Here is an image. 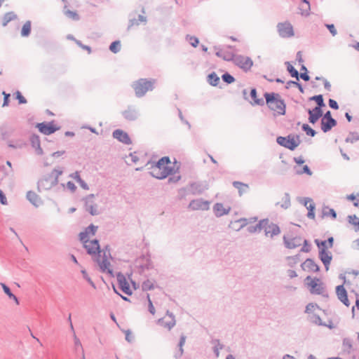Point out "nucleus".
<instances>
[{"mask_svg":"<svg viewBox=\"0 0 359 359\" xmlns=\"http://www.w3.org/2000/svg\"><path fill=\"white\" fill-rule=\"evenodd\" d=\"M170 160L168 156H163L160 158L156 163L148 162L146 166L150 165L148 169H150V174L152 177L163 180L166 178L168 175H172L178 172L179 166L175 165L171 166Z\"/></svg>","mask_w":359,"mask_h":359,"instance_id":"nucleus-1","label":"nucleus"},{"mask_svg":"<svg viewBox=\"0 0 359 359\" xmlns=\"http://www.w3.org/2000/svg\"><path fill=\"white\" fill-rule=\"evenodd\" d=\"M264 97L266 102L271 110L277 112L279 115H284L285 114L286 104L279 94L266 93Z\"/></svg>","mask_w":359,"mask_h":359,"instance_id":"nucleus-2","label":"nucleus"},{"mask_svg":"<svg viewBox=\"0 0 359 359\" xmlns=\"http://www.w3.org/2000/svg\"><path fill=\"white\" fill-rule=\"evenodd\" d=\"M207 189H208V184L206 181L193 182L180 189L179 194L182 198H184L189 194L200 195Z\"/></svg>","mask_w":359,"mask_h":359,"instance_id":"nucleus-3","label":"nucleus"},{"mask_svg":"<svg viewBox=\"0 0 359 359\" xmlns=\"http://www.w3.org/2000/svg\"><path fill=\"white\" fill-rule=\"evenodd\" d=\"M156 79H140L133 82L132 87L133 88L135 95L137 97H143L148 91H151L154 88Z\"/></svg>","mask_w":359,"mask_h":359,"instance_id":"nucleus-4","label":"nucleus"},{"mask_svg":"<svg viewBox=\"0 0 359 359\" xmlns=\"http://www.w3.org/2000/svg\"><path fill=\"white\" fill-rule=\"evenodd\" d=\"M276 142L280 146H283L290 150H294L301 143L300 137L299 135L287 137L279 136L276 139Z\"/></svg>","mask_w":359,"mask_h":359,"instance_id":"nucleus-5","label":"nucleus"},{"mask_svg":"<svg viewBox=\"0 0 359 359\" xmlns=\"http://www.w3.org/2000/svg\"><path fill=\"white\" fill-rule=\"evenodd\" d=\"M305 280L311 294L323 295L325 292L324 285L319 278H312L311 276H307Z\"/></svg>","mask_w":359,"mask_h":359,"instance_id":"nucleus-6","label":"nucleus"},{"mask_svg":"<svg viewBox=\"0 0 359 359\" xmlns=\"http://www.w3.org/2000/svg\"><path fill=\"white\" fill-rule=\"evenodd\" d=\"M233 62L236 66L239 67L245 72L250 69L253 65V62L250 57L241 55H234Z\"/></svg>","mask_w":359,"mask_h":359,"instance_id":"nucleus-7","label":"nucleus"},{"mask_svg":"<svg viewBox=\"0 0 359 359\" xmlns=\"http://www.w3.org/2000/svg\"><path fill=\"white\" fill-rule=\"evenodd\" d=\"M277 29L279 35L283 38H288L294 36L293 27L290 22H285L278 23Z\"/></svg>","mask_w":359,"mask_h":359,"instance_id":"nucleus-8","label":"nucleus"},{"mask_svg":"<svg viewBox=\"0 0 359 359\" xmlns=\"http://www.w3.org/2000/svg\"><path fill=\"white\" fill-rule=\"evenodd\" d=\"M158 323L167 328L168 330H170L176 324L174 314L172 312L167 311L165 316L158 319Z\"/></svg>","mask_w":359,"mask_h":359,"instance_id":"nucleus-9","label":"nucleus"},{"mask_svg":"<svg viewBox=\"0 0 359 359\" xmlns=\"http://www.w3.org/2000/svg\"><path fill=\"white\" fill-rule=\"evenodd\" d=\"M83 246L86 249L88 254L91 255H96L97 254L99 257L100 256L101 251L98 240L94 239L85 242Z\"/></svg>","mask_w":359,"mask_h":359,"instance_id":"nucleus-10","label":"nucleus"},{"mask_svg":"<svg viewBox=\"0 0 359 359\" xmlns=\"http://www.w3.org/2000/svg\"><path fill=\"white\" fill-rule=\"evenodd\" d=\"M189 208L193 210H208L210 208V202L202 198L194 199L189 203Z\"/></svg>","mask_w":359,"mask_h":359,"instance_id":"nucleus-11","label":"nucleus"},{"mask_svg":"<svg viewBox=\"0 0 359 359\" xmlns=\"http://www.w3.org/2000/svg\"><path fill=\"white\" fill-rule=\"evenodd\" d=\"M263 230L264 231L265 236H270L271 238L278 236L280 233V227L277 224L270 222L268 219L267 223L264 224Z\"/></svg>","mask_w":359,"mask_h":359,"instance_id":"nucleus-12","label":"nucleus"},{"mask_svg":"<svg viewBox=\"0 0 359 359\" xmlns=\"http://www.w3.org/2000/svg\"><path fill=\"white\" fill-rule=\"evenodd\" d=\"M57 183V180L53 178V176L48 175L38 182V188L39 189L48 190L55 186Z\"/></svg>","mask_w":359,"mask_h":359,"instance_id":"nucleus-13","label":"nucleus"},{"mask_svg":"<svg viewBox=\"0 0 359 359\" xmlns=\"http://www.w3.org/2000/svg\"><path fill=\"white\" fill-rule=\"evenodd\" d=\"M122 115L125 119L133 121H135L139 116L138 109L134 106H128V108L122 111Z\"/></svg>","mask_w":359,"mask_h":359,"instance_id":"nucleus-14","label":"nucleus"},{"mask_svg":"<svg viewBox=\"0 0 359 359\" xmlns=\"http://www.w3.org/2000/svg\"><path fill=\"white\" fill-rule=\"evenodd\" d=\"M318 257L324 264L325 270L328 271L330 262L332 259L331 252L327 250L321 249V250H319Z\"/></svg>","mask_w":359,"mask_h":359,"instance_id":"nucleus-15","label":"nucleus"},{"mask_svg":"<svg viewBox=\"0 0 359 359\" xmlns=\"http://www.w3.org/2000/svg\"><path fill=\"white\" fill-rule=\"evenodd\" d=\"M112 136L125 144H130L132 143L128 134L121 129L115 130L112 133Z\"/></svg>","mask_w":359,"mask_h":359,"instance_id":"nucleus-16","label":"nucleus"},{"mask_svg":"<svg viewBox=\"0 0 359 359\" xmlns=\"http://www.w3.org/2000/svg\"><path fill=\"white\" fill-rule=\"evenodd\" d=\"M39 130L44 135H50L58 130V128L55 127L52 122L48 123H40L36 125Z\"/></svg>","mask_w":359,"mask_h":359,"instance_id":"nucleus-17","label":"nucleus"},{"mask_svg":"<svg viewBox=\"0 0 359 359\" xmlns=\"http://www.w3.org/2000/svg\"><path fill=\"white\" fill-rule=\"evenodd\" d=\"M283 241L287 248L294 249L302 245V239L299 236L288 238L287 236H284Z\"/></svg>","mask_w":359,"mask_h":359,"instance_id":"nucleus-18","label":"nucleus"},{"mask_svg":"<svg viewBox=\"0 0 359 359\" xmlns=\"http://www.w3.org/2000/svg\"><path fill=\"white\" fill-rule=\"evenodd\" d=\"M336 294L337 298L346 306H349L350 302L348 299V294L343 285L336 287Z\"/></svg>","mask_w":359,"mask_h":359,"instance_id":"nucleus-19","label":"nucleus"},{"mask_svg":"<svg viewBox=\"0 0 359 359\" xmlns=\"http://www.w3.org/2000/svg\"><path fill=\"white\" fill-rule=\"evenodd\" d=\"M117 280L118 282L120 289L126 294L131 295L132 290L130 288L129 284L127 282L126 277L119 273L117 275Z\"/></svg>","mask_w":359,"mask_h":359,"instance_id":"nucleus-20","label":"nucleus"},{"mask_svg":"<svg viewBox=\"0 0 359 359\" xmlns=\"http://www.w3.org/2000/svg\"><path fill=\"white\" fill-rule=\"evenodd\" d=\"M302 268L304 271L309 272H318L320 270L319 266L314 262L313 259L308 258L302 264Z\"/></svg>","mask_w":359,"mask_h":359,"instance_id":"nucleus-21","label":"nucleus"},{"mask_svg":"<svg viewBox=\"0 0 359 359\" xmlns=\"http://www.w3.org/2000/svg\"><path fill=\"white\" fill-rule=\"evenodd\" d=\"M309 121L314 124L323 116L322 109H318V107H314L313 109H308Z\"/></svg>","mask_w":359,"mask_h":359,"instance_id":"nucleus-22","label":"nucleus"},{"mask_svg":"<svg viewBox=\"0 0 359 359\" xmlns=\"http://www.w3.org/2000/svg\"><path fill=\"white\" fill-rule=\"evenodd\" d=\"M26 198L36 208L39 207L43 203L39 196L32 191H27Z\"/></svg>","mask_w":359,"mask_h":359,"instance_id":"nucleus-23","label":"nucleus"},{"mask_svg":"<svg viewBox=\"0 0 359 359\" xmlns=\"http://www.w3.org/2000/svg\"><path fill=\"white\" fill-rule=\"evenodd\" d=\"M231 210V208H224L222 203H217L213 206V211L217 217L228 215Z\"/></svg>","mask_w":359,"mask_h":359,"instance_id":"nucleus-24","label":"nucleus"},{"mask_svg":"<svg viewBox=\"0 0 359 359\" xmlns=\"http://www.w3.org/2000/svg\"><path fill=\"white\" fill-rule=\"evenodd\" d=\"M94 195L90 194L86 198V210L88 211L91 215H97L99 212L97 208V205L93 203V201H90L93 198Z\"/></svg>","mask_w":359,"mask_h":359,"instance_id":"nucleus-25","label":"nucleus"},{"mask_svg":"<svg viewBox=\"0 0 359 359\" xmlns=\"http://www.w3.org/2000/svg\"><path fill=\"white\" fill-rule=\"evenodd\" d=\"M337 122L334 118L329 120H321V130L324 133L330 131L333 127L337 126Z\"/></svg>","mask_w":359,"mask_h":359,"instance_id":"nucleus-26","label":"nucleus"},{"mask_svg":"<svg viewBox=\"0 0 359 359\" xmlns=\"http://www.w3.org/2000/svg\"><path fill=\"white\" fill-rule=\"evenodd\" d=\"M97 262H98L100 270L102 272L107 271V273H109L110 274L112 273V270H111L108 268V266L110 265V263L107 259L105 252H104V257L102 258V261H100V259H97Z\"/></svg>","mask_w":359,"mask_h":359,"instance_id":"nucleus-27","label":"nucleus"},{"mask_svg":"<svg viewBox=\"0 0 359 359\" xmlns=\"http://www.w3.org/2000/svg\"><path fill=\"white\" fill-rule=\"evenodd\" d=\"M267 223V219L260 220L256 225L250 226L247 230L249 233H253L257 231H260L264 229V224Z\"/></svg>","mask_w":359,"mask_h":359,"instance_id":"nucleus-28","label":"nucleus"},{"mask_svg":"<svg viewBox=\"0 0 359 359\" xmlns=\"http://www.w3.org/2000/svg\"><path fill=\"white\" fill-rule=\"evenodd\" d=\"M233 186L238 189L240 196H242L244 193L247 192L249 189V186L247 184L243 183L238 181H234Z\"/></svg>","mask_w":359,"mask_h":359,"instance_id":"nucleus-29","label":"nucleus"},{"mask_svg":"<svg viewBox=\"0 0 359 359\" xmlns=\"http://www.w3.org/2000/svg\"><path fill=\"white\" fill-rule=\"evenodd\" d=\"M30 141L32 146L36 149V153L39 155H41L43 154V150L40 146L39 137L37 135H32Z\"/></svg>","mask_w":359,"mask_h":359,"instance_id":"nucleus-30","label":"nucleus"},{"mask_svg":"<svg viewBox=\"0 0 359 359\" xmlns=\"http://www.w3.org/2000/svg\"><path fill=\"white\" fill-rule=\"evenodd\" d=\"M215 50H217L216 55L219 57L223 58V60L226 61H233V58L234 56V54L230 53H223L219 48L217 46L214 47Z\"/></svg>","mask_w":359,"mask_h":359,"instance_id":"nucleus-31","label":"nucleus"},{"mask_svg":"<svg viewBox=\"0 0 359 359\" xmlns=\"http://www.w3.org/2000/svg\"><path fill=\"white\" fill-rule=\"evenodd\" d=\"M283 203H280L279 202L276 203V205H280L283 209H287L291 205L290 201V196L288 193H285L284 196L282 198Z\"/></svg>","mask_w":359,"mask_h":359,"instance_id":"nucleus-32","label":"nucleus"},{"mask_svg":"<svg viewBox=\"0 0 359 359\" xmlns=\"http://www.w3.org/2000/svg\"><path fill=\"white\" fill-rule=\"evenodd\" d=\"M211 344L214 346L213 352L216 358H218L219 356V351L224 348V345L217 339H212Z\"/></svg>","mask_w":359,"mask_h":359,"instance_id":"nucleus-33","label":"nucleus"},{"mask_svg":"<svg viewBox=\"0 0 359 359\" xmlns=\"http://www.w3.org/2000/svg\"><path fill=\"white\" fill-rule=\"evenodd\" d=\"M250 97H251V98L253 100V102H250L251 103V104H252V105L257 104V105H260V106L264 105V102L263 99H262V98L259 99L257 97V90H256V88L251 89V90H250Z\"/></svg>","mask_w":359,"mask_h":359,"instance_id":"nucleus-34","label":"nucleus"},{"mask_svg":"<svg viewBox=\"0 0 359 359\" xmlns=\"http://www.w3.org/2000/svg\"><path fill=\"white\" fill-rule=\"evenodd\" d=\"M185 341H186V336L184 334H182L180 336V341L178 344L179 351L177 353H175V358H179L182 355V354L184 353L183 346L185 344Z\"/></svg>","mask_w":359,"mask_h":359,"instance_id":"nucleus-35","label":"nucleus"},{"mask_svg":"<svg viewBox=\"0 0 359 359\" xmlns=\"http://www.w3.org/2000/svg\"><path fill=\"white\" fill-rule=\"evenodd\" d=\"M17 18V15L13 12H8L3 17L2 25L6 27L9 22Z\"/></svg>","mask_w":359,"mask_h":359,"instance_id":"nucleus-36","label":"nucleus"},{"mask_svg":"<svg viewBox=\"0 0 359 359\" xmlns=\"http://www.w3.org/2000/svg\"><path fill=\"white\" fill-rule=\"evenodd\" d=\"M219 77L215 72H212L208 76V81L212 86H217L219 83Z\"/></svg>","mask_w":359,"mask_h":359,"instance_id":"nucleus-37","label":"nucleus"},{"mask_svg":"<svg viewBox=\"0 0 359 359\" xmlns=\"http://www.w3.org/2000/svg\"><path fill=\"white\" fill-rule=\"evenodd\" d=\"M309 99L310 100H313L316 102L317 106L316 107H318V109H321L322 107L325 106L322 95H314Z\"/></svg>","mask_w":359,"mask_h":359,"instance_id":"nucleus-38","label":"nucleus"},{"mask_svg":"<svg viewBox=\"0 0 359 359\" xmlns=\"http://www.w3.org/2000/svg\"><path fill=\"white\" fill-rule=\"evenodd\" d=\"M31 32V21L27 20L22 26L21 29V36L22 37H27L30 34Z\"/></svg>","mask_w":359,"mask_h":359,"instance_id":"nucleus-39","label":"nucleus"},{"mask_svg":"<svg viewBox=\"0 0 359 359\" xmlns=\"http://www.w3.org/2000/svg\"><path fill=\"white\" fill-rule=\"evenodd\" d=\"M294 170L295 171V173L299 175L304 174V173L307 174L308 175H312L311 170H310L309 166L306 165H304L302 169L297 166H294Z\"/></svg>","mask_w":359,"mask_h":359,"instance_id":"nucleus-40","label":"nucleus"},{"mask_svg":"<svg viewBox=\"0 0 359 359\" xmlns=\"http://www.w3.org/2000/svg\"><path fill=\"white\" fill-rule=\"evenodd\" d=\"M285 65H287V70L291 76L299 80L298 71L289 62H285Z\"/></svg>","mask_w":359,"mask_h":359,"instance_id":"nucleus-41","label":"nucleus"},{"mask_svg":"<svg viewBox=\"0 0 359 359\" xmlns=\"http://www.w3.org/2000/svg\"><path fill=\"white\" fill-rule=\"evenodd\" d=\"M323 215L324 217H331L334 219L337 218L336 211L332 208H329L328 207L323 208Z\"/></svg>","mask_w":359,"mask_h":359,"instance_id":"nucleus-42","label":"nucleus"},{"mask_svg":"<svg viewBox=\"0 0 359 359\" xmlns=\"http://www.w3.org/2000/svg\"><path fill=\"white\" fill-rule=\"evenodd\" d=\"M74 345L76 350L80 349L81 351V359H86L84 350L81 343L79 339L76 336L75 333H74Z\"/></svg>","mask_w":359,"mask_h":359,"instance_id":"nucleus-43","label":"nucleus"},{"mask_svg":"<svg viewBox=\"0 0 359 359\" xmlns=\"http://www.w3.org/2000/svg\"><path fill=\"white\" fill-rule=\"evenodd\" d=\"M348 221L351 224L355 226V231H359V218L356 215H348Z\"/></svg>","mask_w":359,"mask_h":359,"instance_id":"nucleus-44","label":"nucleus"},{"mask_svg":"<svg viewBox=\"0 0 359 359\" xmlns=\"http://www.w3.org/2000/svg\"><path fill=\"white\" fill-rule=\"evenodd\" d=\"M154 288V282L151 280L147 279L142 284V289L144 291L151 290Z\"/></svg>","mask_w":359,"mask_h":359,"instance_id":"nucleus-45","label":"nucleus"},{"mask_svg":"<svg viewBox=\"0 0 359 359\" xmlns=\"http://www.w3.org/2000/svg\"><path fill=\"white\" fill-rule=\"evenodd\" d=\"M359 140V134L356 132L350 133L346 138V142L354 143Z\"/></svg>","mask_w":359,"mask_h":359,"instance_id":"nucleus-46","label":"nucleus"},{"mask_svg":"<svg viewBox=\"0 0 359 359\" xmlns=\"http://www.w3.org/2000/svg\"><path fill=\"white\" fill-rule=\"evenodd\" d=\"M186 40L194 48L197 47L199 44L198 39L194 36L187 34L186 36Z\"/></svg>","mask_w":359,"mask_h":359,"instance_id":"nucleus-47","label":"nucleus"},{"mask_svg":"<svg viewBox=\"0 0 359 359\" xmlns=\"http://www.w3.org/2000/svg\"><path fill=\"white\" fill-rule=\"evenodd\" d=\"M121 46L120 41H115L110 44L109 50L114 53H117L120 51Z\"/></svg>","mask_w":359,"mask_h":359,"instance_id":"nucleus-48","label":"nucleus"},{"mask_svg":"<svg viewBox=\"0 0 359 359\" xmlns=\"http://www.w3.org/2000/svg\"><path fill=\"white\" fill-rule=\"evenodd\" d=\"M302 128L309 136L314 137L316 134V132L312 129L307 123H304L302 126Z\"/></svg>","mask_w":359,"mask_h":359,"instance_id":"nucleus-49","label":"nucleus"},{"mask_svg":"<svg viewBox=\"0 0 359 359\" xmlns=\"http://www.w3.org/2000/svg\"><path fill=\"white\" fill-rule=\"evenodd\" d=\"M310 320L313 323H315L316 325H321V326L322 325H325V323L322 322V320H321L320 317L318 315H317V314L312 315L310 317Z\"/></svg>","mask_w":359,"mask_h":359,"instance_id":"nucleus-50","label":"nucleus"},{"mask_svg":"<svg viewBox=\"0 0 359 359\" xmlns=\"http://www.w3.org/2000/svg\"><path fill=\"white\" fill-rule=\"evenodd\" d=\"M305 6H302L300 9L302 10V15L308 16L310 11V4L307 0H302Z\"/></svg>","mask_w":359,"mask_h":359,"instance_id":"nucleus-51","label":"nucleus"},{"mask_svg":"<svg viewBox=\"0 0 359 359\" xmlns=\"http://www.w3.org/2000/svg\"><path fill=\"white\" fill-rule=\"evenodd\" d=\"M222 79L224 82H225L228 84L232 83L235 81L234 77L233 76H231L230 74H229L228 72L223 74L222 76Z\"/></svg>","mask_w":359,"mask_h":359,"instance_id":"nucleus-52","label":"nucleus"},{"mask_svg":"<svg viewBox=\"0 0 359 359\" xmlns=\"http://www.w3.org/2000/svg\"><path fill=\"white\" fill-rule=\"evenodd\" d=\"M342 345L345 350L349 351L353 347L352 340L349 338H344L343 339Z\"/></svg>","mask_w":359,"mask_h":359,"instance_id":"nucleus-53","label":"nucleus"},{"mask_svg":"<svg viewBox=\"0 0 359 359\" xmlns=\"http://www.w3.org/2000/svg\"><path fill=\"white\" fill-rule=\"evenodd\" d=\"M65 14L67 17H69V18H72V19H73L74 20H79V15L77 14V13L76 11H70V10H67V11H66L65 12Z\"/></svg>","mask_w":359,"mask_h":359,"instance_id":"nucleus-54","label":"nucleus"},{"mask_svg":"<svg viewBox=\"0 0 359 359\" xmlns=\"http://www.w3.org/2000/svg\"><path fill=\"white\" fill-rule=\"evenodd\" d=\"M315 243L316 244V245L319 248V250H321V249L327 250V248H329L327 245V241H319L318 239H316L315 240Z\"/></svg>","mask_w":359,"mask_h":359,"instance_id":"nucleus-55","label":"nucleus"},{"mask_svg":"<svg viewBox=\"0 0 359 359\" xmlns=\"http://www.w3.org/2000/svg\"><path fill=\"white\" fill-rule=\"evenodd\" d=\"M291 83H293L294 86H296L299 88V91L301 93H304V88H303L302 86L299 83H298L297 81H289L287 83V85L285 86L286 88L288 89L290 87V84Z\"/></svg>","mask_w":359,"mask_h":359,"instance_id":"nucleus-56","label":"nucleus"},{"mask_svg":"<svg viewBox=\"0 0 359 359\" xmlns=\"http://www.w3.org/2000/svg\"><path fill=\"white\" fill-rule=\"evenodd\" d=\"M235 223L240 224L239 227L236 229V231H239L248 224V221H247V219H245V218H241V219L236 220L235 222Z\"/></svg>","mask_w":359,"mask_h":359,"instance_id":"nucleus-57","label":"nucleus"},{"mask_svg":"<svg viewBox=\"0 0 359 359\" xmlns=\"http://www.w3.org/2000/svg\"><path fill=\"white\" fill-rule=\"evenodd\" d=\"M4 292L11 298L14 297V294L11 291V289L4 283H1Z\"/></svg>","mask_w":359,"mask_h":359,"instance_id":"nucleus-58","label":"nucleus"},{"mask_svg":"<svg viewBox=\"0 0 359 359\" xmlns=\"http://www.w3.org/2000/svg\"><path fill=\"white\" fill-rule=\"evenodd\" d=\"M325 27L328 29L333 36L337 34V29L333 24H325Z\"/></svg>","mask_w":359,"mask_h":359,"instance_id":"nucleus-59","label":"nucleus"},{"mask_svg":"<svg viewBox=\"0 0 359 359\" xmlns=\"http://www.w3.org/2000/svg\"><path fill=\"white\" fill-rule=\"evenodd\" d=\"M16 99L18 100L20 104H26L27 100L22 96L20 91L15 93Z\"/></svg>","mask_w":359,"mask_h":359,"instance_id":"nucleus-60","label":"nucleus"},{"mask_svg":"<svg viewBox=\"0 0 359 359\" xmlns=\"http://www.w3.org/2000/svg\"><path fill=\"white\" fill-rule=\"evenodd\" d=\"M97 229V226H95L94 224H90L86 228V231H88V234L91 233L92 235H95Z\"/></svg>","mask_w":359,"mask_h":359,"instance_id":"nucleus-61","label":"nucleus"},{"mask_svg":"<svg viewBox=\"0 0 359 359\" xmlns=\"http://www.w3.org/2000/svg\"><path fill=\"white\" fill-rule=\"evenodd\" d=\"M88 231H85L79 233V238L83 243H85V242L88 241Z\"/></svg>","mask_w":359,"mask_h":359,"instance_id":"nucleus-62","label":"nucleus"},{"mask_svg":"<svg viewBox=\"0 0 359 359\" xmlns=\"http://www.w3.org/2000/svg\"><path fill=\"white\" fill-rule=\"evenodd\" d=\"M62 171L57 169H54L52 172L49 175L50 176H53V178H55L58 180V177L62 175Z\"/></svg>","mask_w":359,"mask_h":359,"instance_id":"nucleus-63","label":"nucleus"},{"mask_svg":"<svg viewBox=\"0 0 359 359\" xmlns=\"http://www.w3.org/2000/svg\"><path fill=\"white\" fill-rule=\"evenodd\" d=\"M310 245L307 240L304 241V246L301 249V252H308L310 251Z\"/></svg>","mask_w":359,"mask_h":359,"instance_id":"nucleus-64","label":"nucleus"}]
</instances>
